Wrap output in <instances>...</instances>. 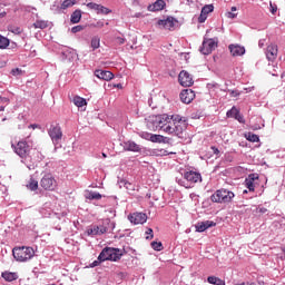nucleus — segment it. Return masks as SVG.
Returning <instances> with one entry per match:
<instances>
[{
	"instance_id": "obj_62",
	"label": "nucleus",
	"mask_w": 285,
	"mask_h": 285,
	"mask_svg": "<svg viewBox=\"0 0 285 285\" xmlns=\"http://www.w3.org/2000/svg\"><path fill=\"white\" fill-rule=\"evenodd\" d=\"M115 88H122L121 83L115 85Z\"/></svg>"
},
{
	"instance_id": "obj_40",
	"label": "nucleus",
	"mask_w": 285,
	"mask_h": 285,
	"mask_svg": "<svg viewBox=\"0 0 285 285\" xmlns=\"http://www.w3.org/2000/svg\"><path fill=\"white\" fill-rule=\"evenodd\" d=\"M176 181L179 186H183L184 188H190V185L187 183L186 178H176Z\"/></svg>"
},
{
	"instance_id": "obj_44",
	"label": "nucleus",
	"mask_w": 285,
	"mask_h": 285,
	"mask_svg": "<svg viewBox=\"0 0 285 285\" xmlns=\"http://www.w3.org/2000/svg\"><path fill=\"white\" fill-rule=\"evenodd\" d=\"M88 199H101V194H99V191H90Z\"/></svg>"
},
{
	"instance_id": "obj_31",
	"label": "nucleus",
	"mask_w": 285,
	"mask_h": 285,
	"mask_svg": "<svg viewBox=\"0 0 285 285\" xmlns=\"http://www.w3.org/2000/svg\"><path fill=\"white\" fill-rule=\"evenodd\" d=\"M165 137L164 136H161V135H157V134H151V142L153 144H164V141H165Z\"/></svg>"
},
{
	"instance_id": "obj_48",
	"label": "nucleus",
	"mask_w": 285,
	"mask_h": 285,
	"mask_svg": "<svg viewBox=\"0 0 285 285\" xmlns=\"http://www.w3.org/2000/svg\"><path fill=\"white\" fill-rule=\"evenodd\" d=\"M228 92H229L230 97H239V95H242V92H239V90L228 89Z\"/></svg>"
},
{
	"instance_id": "obj_13",
	"label": "nucleus",
	"mask_w": 285,
	"mask_h": 285,
	"mask_svg": "<svg viewBox=\"0 0 285 285\" xmlns=\"http://www.w3.org/2000/svg\"><path fill=\"white\" fill-rule=\"evenodd\" d=\"M158 26L165 30H175V26H177V19L169 17L165 20H159Z\"/></svg>"
},
{
	"instance_id": "obj_36",
	"label": "nucleus",
	"mask_w": 285,
	"mask_h": 285,
	"mask_svg": "<svg viewBox=\"0 0 285 285\" xmlns=\"http://www.w3.org/2000/svg\"><path fill=\"white\" fill-rule=\"evenodd\" d=\"M101 46V39L99 37H94L91 39V48L92 50H97Z\"/></svg>"
},
{
	"instance_id": "obj_43",
	"label": "nucleus",
	"mask_w": 285,
	"mask_h": 285,
	"mask_svg": "<svg viewBox=\"0 0 285 285\" xmlns=\"http://www.w3.org/2000/svg\"><path fill=\"white\" fill-rule=\"evenodd\" d=\"M206 88L209 90V92H213V90H217L219 88V83H217V82H208Z\"/></svg>"
},
{
	"instance_id": "obj_37",
	"label": "nucleus",
	"mask_w": 285,
	"mask_h": 285,
	"mask_svg": "<svg viewBox=\"0 0 285 285\" xmlns=\"http://www.w3.org/2000/svg\"><path fill=\"white\" fill-rule=\"evenodd\" d=\"M97 14H110L112 10L108 9L107 7H104L101 4L98 6V11H96Z\"/></svg>"
},
{
	"instance_id": "obj_6",
	"label": "nucleus",
	"mask_w": 285,
	"mask_h": 285,
	"mask_svg": "<svg viewBox=\"0 0 285 285\" xmlns=\"http://www.w3.org/2000/svg\"><path fill=\"white\" fill-rule=\"evenodd\" d=\"M11 148L18 155V157H21V159H28V153H30V146L27 141H19L17 145L12 144Z\"/></svg>"
},
{
	"instance_id": "obj_28",
	"label": "nucleus",
	"mask_w": 285,
	"mask_h": 285,
	"mask_svg": "<svg viewBox=\"0 0 285 285\" xmlns=\"http://www.w3.org/2000/svg\"><path fill=\"white\" fill-rule=\"evenodd\" d=\"M71 23H79V21H81V10H75L71 13V18H70Z\"/></svg>"
},
{
	"instance_id": "obj_53",
	"label": "nucleus",
	"mask_w": 285,
	"mask_h": 285,
	"mask_svg": "<svg viewBox=\"0 0 285 285\" xmlns=\"http://www.w3.org/2000/svg\"><path fill=\"white\" fill-rule=\"evenodd\" d=\"M147 236L146 239H153L154 235H153V228H148L147 232H146Z\"/></svg>"
},
{
	"instance_id": "obj_52",
	"label": "nucleus",
	"mask_w": 285,
	"mask_h": 285,
	"mask_svg": "<svg viewBox=\"0 0 285 285\" xmlns=\"http://www.w3.org/2000/svg\"><path fill=\"white\" fill-rule=\"evenodd\" d=\"M101 262H102V261H99V258H98V261H94V262L90 264V268H95V267L99 266V265L101 264Z\"/></svg>"
},
{
	"instance_id": "obj_49",
	"label": "nucleus",
	"mask_w": 285,
	"mask_h": 285,
	"mask_svg": "<svg viewBox=\"0 0 285 285\" xmlns=\"http://www.w3.org/2000/svg\"><path fill=\"white\" fill-rule=\"evenodd\" d=\"M81 30H83V27H81V26H76V27H73V28L71 29V32H72L73 35H77V32H81Z\"/></svg>"
},
{
	"instance_id": "obj_27",
	"label": "nucleus",
	"mask_w": 285,
	"mask_h": 285,
	"mask_svg": "<svg viewBox=\"0 0 285 285\" xmlns=\"http://www.w3.org/2000/svg\"><path fill=\"white\" fill-rule=\"evenodd\" d=\"M75 57H77V53L72 49H66L65 51H62V58L67 59L68 61H72Z\"/></svg>"
},
{
	"instance_id": "obj_39",
	"label": "nucleus",
	"mask_w": 285,
	"mask_h": 285,
	"mask_svg": "<svg viewBox=\"0 0 285 285\" xmlns=\"http://www.w3.org/2000/svg\"><path fill=\"white\" fill-rule=\"evenodd\" d=\"M238 114H239V109H237L236 107H233L227 111V117L235 119L236 115Z\"/></svg>"
},
{
	"instance_id": "obj_30",
	"label": "nucleus",
	"mask_w": 285,
	"mask_h": 285,
	"mask_svg": "<svg viewBox=\"0 0 285 285\" xmlns=\"http://www.w3.org/2000/svg\"><path fill=\"white\" fill-rule=\"evenodd\" d=\"M72 102L75 104V106H77V108H83V106H86V99L79 96L73 97Z\"/></svg>"
},
{
	"instance_id": "obj_17",
	"label": "nucleus",
	"mask_w": 285,
	"mask_h": 285,
	"mask_svg": "<svg viewBox=\"0 0 285 285\" xmlns=\"http://www.w3.org/2000/svg\"><path fill=\"white\" fill-rule=\"evenodd\" d=\"M95 77H97L98 79H102V81H110L115 78V75L108 70L97 69L95 71Z\"/></svg>"
},
{
	"instance_id": "obj_9",
	"label": "nucleus",
	"mask_w": 285,
	"mask_h": 285,
	"mask_svg": "<svg viewBox=\"0 0 285 285\" xmlns=\"http://www.w3.org/2000/svg\"><path fill=\"white\" fill-rule=\"evenodd\" d=\"M184 177L187 181V184L190 186V188H193V186H195V184H199L202 183V174L198 171H186L184 174Z\"/></svg>"
},
{
	"instance_id": "obj_7",
	"label": "nucleus",
	"mask_w": 285,
	"mask_h": 285,
	"mask_svg": "<svg viewBox=\"0 0 285 285\" xmlns=\"http://www.w3.org/2000/svg\"><path fill=\"white\" fill-rule=\"evenodd\" d=\"M40 186L45 190H55L57 188V179H55L52 174H46L40 180Z\"/></svg>"
},
{
	"instance_id": "obj_60",
	"label": "nucleus",
	"mask_w": 285,
	"mask_h": 285,
	"mask_svg": "<svg viewBox=\"0 0 285 285\" xmlns=\"http://www.w3.org/2000/svg\"><path fill=\"white\" fill-rule=\"evenodd\" d=\"M3 110H6L4 106H0V112H3Z\"/></svg>"
},
{
	"instance_id": "obj_3",
	"label": "nucleus",
	"mask_w": 285,
	"mask_h": 285,
	"mask_svg": "<svg viewBox=\"0 0 285 285\" xmlns=\"http://www.w3.org/2000/svg\"><path fill=\"white\" fill-rule=\"evenodd\" d=\"M235 199V193L226 188L217 189L212 196L210 200L214 204H230Z\"/></svg>"
},
{
	"instance_id": "obj_21",
	"label": "nucleus",
	"mask_w": 285,
	"mask_h": 285,
	"mask_svg": "<svg viewBox=\"0 0 285 285\" xmlns=\"http://www.w3.org/2000/svg\"><path fill=\"white\" fill-rule=\"evenodd\" d=\"M164 8H166V1L157 0L155 3L149 4L147 10L149 12H159V10H164Z\"/></svg>"
},
{
	"instance_id": "obj_63",
	"label": "nucleus",
	"mask_w": 285,
	"mask_h": 285,
	"mask_svg": "<svg viewBox=\"0 0 285 285\" xmlns=\"http://www.w3.org/2000/svg\"><path fill=\"white\" fill-rule=\"evenodd\" d=\"M29 128H37V125H30Z\"/></svg>"
},
{
	"instance_id": "obj_4",
	"label": "nucleus",
	"mask_w": 285,
	"mask_h": 285,
	"mask_svg": "<svg viewBox=\"0 0 285 285\" xmlns=\"http://www.w3.org/2000/svg\"><path fill=\"white\" fill-rule=\"evenodd\" d=\"M12 253L17 262H28L35 257V249L32 247H16Z\"/></svg>"
},
{
	"instance_id": "obj_32",
	"label": "nucleus",
	"mask_w": 285,
	"mask_h": 285,
	"mask_svg": "<svg viewBox=\"0 0 285 285\" xmlns=\"http://www.w3.org/2000/svg\"><path fill=\"white\" fill-rule=\"evenodd\" d=\"M29 190H37L39 188V181L35 180V178H30L29 184L27 185Z\"/></svg>"
},
{
	"instance_id": "obj_11",
	"label": "nucleus",
	"mask_w": 285,
	"mask_h": 285,
	"mask_svg": "<svg viewBox=\"0 0 285 285\" xmlns=\"http://www.w3.org/2000/svg\"><path fill=\"white\" fill-rule=\"evenodd\" d=\"M77 3V0H65L60 7L59 2H55L51 10H56V12L61 13L63 10H68V8H72Z\"/></svg>"
},
{
	"instance_id": "obj_2",
	"label": "nucleus",
	"mask_w": 285,
	"mask_h": 285,
	"mask_svg": "<svg viewBox=\"0 0 285 285\" xmlns=\"http://www.w3.org/2000/svg\"><path fill=\"white\" fill-rule=\"evenodd\" d=\"M124 257V250L115 247H105L98 256L99 262H119Z\"/></svg>"
},
{
	"instance_id": "obj_25",
	"label": "nucleus",
	"mask_w": 285,
	"mask_h": 285,
	"mask_svg": "<svg viewBox=\"0 0 285 285\" xmlns=\"http://www.w3.org/2000/svg\"><path fill=\"white\" fill-rule=\"evenodd\" d=\"M118 184H119L120 188H126V190H128L129 193H135V190L137 189V186H135V184H132L126 179L119 180Z\"/></svg>"
},
{
	"instance_id": "obj_18",
	"label": "nucleus",
	"mask_w": 285,
	"mask_h": 285,
	"mask_svg": "<svg viewBox=\"0 0 285 285\" xmlns=\"http://www.w3.org/2000/svg\"><path fill=\"white\" fill-rule=\"evenodd\" d=\"M213 226H217V224L213 220H205V222H200L198 223L195 228L197 233H204L206 230H208V228H213Z\"/></svg>"
},
{
	"instance_id": "obj_34",
	"label": "nucleus",
	"mask_w": 285,
	"mask_h": 285,
	"mask_svg": "<svg viewBox=\"0 0 285 285\" xmlns=\"http://www.w3.org/2000/svg\"><path fill=\"white\" fill-rule=\"evenodd\" d=\"M8 46H10V39H8L3 36H0V48L2 50H6V48H8Z\"/></svg>"
},
{
	"instance_id": "obj_59",
	"label": "nucleus",
	"mask_w": 285,
	"mask_h": 285,
	"mask_svg": "<svg viewBox=\"0 0 285 285\" xmlns=\"http://www.w3.org/2000/svg\"><path fill=\"white\" fill-rule=\"evenodd\" d=\"M27 168H29V170H33L35 165H27Z\"/></svg>"
},
{
	"instance_id": "obj_14",
	"label": "nucleus",
	"mask_w": 285,
	"mask_h": 285,
	"mask_svg": "<svg viewBox=\"0 0 285 285\" xmlns=\"http://www.w3.org/2000/svg\"><path fill=\"white\" fill-rule=\"evenodd\" d=\"M215 10V7L213 4H206L202 8L200 14L198 17V23H206V20L208 19V14Z\"/></svg>"
},
{
	"instance_id": "obj_29",
	"label": "nucleus",
	"mask_w": 285,
	"mask_h": 285,
	"mask_svg": "<svg viewBox=\"0 0 285 285\" xmlns=\"http://www.w3.org/2000/svg\"><path fill=\"white\" fill-rule=\"evenodd\" d=\"M207 282L209 284H214V285H226V282H224V279L217 277V276H209L207 278Z\"/></svg>"
},
{
	"instance_id": "obj_58",
	"label": "nucleus",
	"mask_w": 285,
	"mask_h": 285,
	"mask_svg": "<svg viewBox=\"0 0 285 285\" xmlns=\"http://www.w3.org/2000/svg\"><path fill=\"white\" fill-rule=\"evenodd\" d=\"M197 197L199 196H197L196 194H190V199H197Z\"/></svg>"
},
{
	"instance_id": "obj_64",
	"label": "nucleus",
	"mask_w": 285,
	"mask_h": 285,
	"mask_svg": "<svg viewBox=\"0 0 285 285\" xmlns=\"http://www.w3.org/2000/svg\"><path fill=\"white\" fill-rule=\"evenodd\" d=\"M102 157H104V159H106V157H108V155H106L105 153H102Z\"/></svg>"
},
{
	"instance_id": "obj_55",
	"label": "nucleus",
	"mask_w": 285,
	"mask_h": 285,
	"mask_svg": "<svg viewBox=\"0 0 285 285\" xmlns=\"http://www.w3.org/2000/svg\"><path fill=\"white\" fill-rule=\"evenodd\" d=\"M227 17L228 19H235L237 17V13L228 12Z\"/></svg>"
},
{
	"instance_id": "obj_42",
	"label": "nucleus",
	"mask_w": 285,
	"mask_h": 285,
	"mask_svg": "<svg viewBox=\"0 0 285 285\" xmlns=\"http://www.w3.org/2000/svg\"><path fill=\"white\" fill-rule=\"evenodd\" d=\"M139 137H141V139H146L147 141H151L153 134L147 131H140Z\"/></svg>"
},
{
	"instance_id": "obj_61",
	"label": "nucleus",
	"mask_w": 285,
	"mask_h": 285,
	"mask_svg": "<svg viewBox=\"0 0 285 285\" xmlns=\"http://www.w3.org/2000/svg\"><path fill=\"white\" fill-rule=\"evenodd\" d=\"M237 11V7H232V12H236Z\"/></svg>"
},
{
	"instance_id": "obj_16",
	"label": "nucleus",
	"mask_w": 285,
	"mask_h": 285,
	"mask_svg": "<svg viewBox=\"0 0 285 285\" xmlns=\"http://www.w3.org/2000/svg\"><path fill=\"white\" fill-rule=\"evenodd\" d=\"M195 99V92L193 89H184L180 92V101L183 104H190Z\"/></svg>"
},
{
	"instance_id": "obj_54",
	"label": "nucleus",
	"mask_w": 285,
	"mask_h": 285,
	"mask_svg": "<svg viewBox=\"0 0 285 285\" xmlns=\"http://www.w3.org/2000/svg\"><path fill=\"white\" fill-rule=\"evenodd\" d=\"M212 150L214 155H219V149L215 146H212Z\"/></svg>"
},
{
	"instance_id": "obj_23",
	"label": "nucleus",
	"mask_w": 285,
	"mask_h": 285,
	"mask_svg": "<svg viewBox=\"0 0 285 285\" xmlns=\"http://www.w3.org/2000/svg\"><path fill=\"white\" fill-rule=\"evenodd\" d=\"M266 57L268 61H275L277 58V47L276 46H268L266 49Z\"/></svg>"
},
{
	"instance_id": "obj_33",
	"label": "nucleus",
	"mask_w": 285,
	"mask_h": 285,
	"mask_svg": "<svg viewBox=\"0 0 285 285\" xmlns=\"http://www.w3.org/2000/svg\"><path fill=\"white\" fill-rule=\"evenodd\" d=\"M33 27L35 28H39L40 30H43L45 28H48V21H46V20H37L33 23Z\"/></svg>"
},
{
	"instance_id": "obj_8",
	"label": "nucleus",
	"mask_w": 285,
	"mask_h": 285,
	"mask_svg": "<svg viewBox=\"0 0 285 285\" xmlns=\"http://www.w3.org/2000/svg\"><path fill=\"white\" fill-rule=\"evenodd\" d=\"M215 48H217V38H205L199 50L202 55H210Z\"/></svg>"
},
{
	"instance_id": "obj_26",
	"label": "nucleus",
	"mask_w": 285,
	"mask_h": 285,
	"mask_svg": "<svg viewBox=\"0 0 285 285\" xmlns=\"http://www.w3.org/2000/svg\"><path fill=\"white\" fill-rule=\"evenodd\" d=\"M116 226H117V224L110 219H106L102 223V228H105L106 233H112V230H115Z\"/></svg>"
},
{
	"instance_id": "obj_50",
	"label": "nucleus",
	"mask_w": 285,
	"mask_h": 285,
	"mask_svg": "<svg viewBox=\"0 0 285 285\" xmlns=\"http://www.w3.org/2000/svg\"><path fill=\"white\" fill-rule=\"evenodd\" d=\"M21 69L19 68H14L11 70V75H13V77H19V75H21Z\"/></svg>"
},
{
	"instance_id": "obj_38",
	"label": "nucleus",
	"mask_w": 285,
	"mask_h": 285,
	"mask_svg": "<svg viewBox=\"0 0 285 285\" xmlns=\"http://www.w3.org/2000/svg\"><path fill=\"white\" fill-rule=\"evenodd\" d=\"M246 139H247L248 141H252L253 144H255V142L259 141V136H257V135H255V134H253V132H248V134L246 135Z\"/></svg>"
},
{
	"instance_id": "obj_41",
	"label": "nucleus",
	"mask_w": 285,
	"mask_h": 285,
	"mask_svg": "<svg viewBox=\"0 0 285 285\" xmlns=\"http://www.w3.org/2000/svg\"><path fill=\"white\" fill-rule=\"evenodd\" d=\"M151 248L159 252L164 249V245L161 242H151Z\"/></svg>"
},
{
	"instance_id": "obj_56",
	"label": "nucleus",
	"mask_w": 285,
	"mask_h": 285,
	"mask_svg": "<svg viewBox=\"0 0 285 285\" xmlns=\"http://www.w3.org/2000/svg\"><path fill=\"white\" fill-rule=\"evenodd\" d=\"M259 213L264 215L265 213H268V209L266 207H261Z\"/></svg>"
},
{
	"instance_id": "obj_45",
	"label": "nucleus",
	"mask_w": 285,
	"mask_h": 285,
	"mask_svg": "<svg viewBox=\"0 0 285 285\" xmlns=\"http://www.w3.org/2000/svg\"><path fill=\"white\" fill-rule=\"evenodd\" d=\"M87 8L89 10H95V12H97L99 10V4L95 3V2H88L87 3Z\"/></svg>"
},
{
	"instance_id": "obj_1",
	"label": "nucleus",
	"mask_w": 285,
	"mask_h": 285,
	"mask_svg": "<svg viewBox=\"0 0 285 285\" xmlns=\"http://www.w3.org/2000/svg\"><path fill=\"white\" fill-rule=\"evenodd\" d=\"M149 124H153V128L164 132L165 135H171V137H178L181 139L184 137V131L186 130V124L181 121V116L179 115H168L163 114L158 116H151L149 118Z\"/></svg>"
},
{
	"instance_id": "obj_51",
	"label": "nucleus",
	"mask_w": 285,
	"mask_h": 285,
	"mask_svg": "<svg viewBox=\"0 0 285 285\" xmlns=\"http://www.w3.org/2000/svg\"><path fill=\"white\" fill-rule=\"evenodd\" d=\"M269 10L272 14H275V12H277V6L273 4V2H269Z\"/></svg>"
},
{
	"instance_id": "obj_19",
	"label": "nucleus",
	"mask_w": 285,
	"mask_h": 285,
	"mask_svg": "<svg viewBox=\"0 0 285 285\" xmlns=\"http://www.w3.org/2000/svg\"><path fill=\"white\" fill-rule=\"evenodd\" d=\"M122 146L129 153H141V147L132 140L125 141Z\"/></svg>"
},
{
	"instance_id": "obj_22",
	"label": "nucleus",
	"mask_w": 285,
	"mask_h": 285,
	"mask_svg": "<svg viewBox=\"0 0 285 285\" xmlns=\"http://www.w3.org/2000/svg\"><path fill=\"white\" fill-rule=\"evenodd\" d=\"M1 277L4 282H17L19 279V274L17 272H2Z\"/></svg>"
},
{
	"instance_id": "obj_35",
	"label": "nucleus",
	"mask_w": 285,
	"mask_h": 285,
	"mask_svg": "<svg viewBox=\"0 0 285 285\" xmlns=\"http://www.w3.org/2000/svg\"><path fill=\"white\" fill-rule=\"evenodd\" d=\"M9 32H12V35H21L23 32V29H21V27H17V26H9L8 27Z\"/></svg>"
},
{
	"instance_id": "obj_24",
	"label": "nucleus",
	"mask_w": 285,
	"mask_h": 285,
	"mask_svg": "<svg viewBox=\"0 0 285 285\" xmlns=\"http://www.w3.org/2000/svg\"><path fill=\"white\" fill-rule=\"evenodd\" d=\"M106 233V228L104 227V225H100V226H94L91 228H89L87 230V235H91V236H95V235H105Z\"/></svg>"
},
{
	"instance_id": "obj_15",
	"label": "nucleus",
	"mask_w": 285,
	"mask_h": 285,
	"mask_svg": "<svg viewBox=\"0 0 285 285\" xmlns=\"http://www.w3.org/2000/svg\"><path fill=\"white\" fill-rule=\"evenodd\" d=\"M228 48L232 57H243V55H246V48L242 45H229Z\"/></svg>"
},
{
	"instance_id": "obj_12",
	"label": "nucleus",
	"mask_w": 285,
	"mask_h": 285,
	"mask_svg": "<svg viewBox=\"0 0 285 285\" xmlns=\"http://www.w3.org/2000/svg\"><path fill=\"white\" fill-rule=\"evenodd\" d=\"M128 218H129V222L135 225L146 224V222H148V216L144 213H134L129 215Z\"/></svg>"
},
{
	"instance_id": "obj_47",
	"label": "nucleus",
	"mask_w": 285,
	"mask_h": 285,
	"mask_svg": "<svg viewBox=\"0 0 285 285\" xmlns=\"http://www.w3.org/2000/svg\"><path fill=\"white\" fill-rule=\"evenodd\" d=\"M234 119H236V121H239V124H245V121H246L244 119V116L240 115L239 111H238V114L236 115V117Z\"/></svg>"
},
{
	"instance_id": "obj_10",
	"label": "nucleus",
	"mask_w": 285,
	"mask_h": 285,
	"mask_svg": "<svg viewBox=\"0 0 285 285\" xmlns=\"http://www.w3.org/2000/svg\"><path fill=\"white\" fill-rule=\"evenodd\" d=\"M178 81L180 83V86H184L185 88H190V86H193L194 81H193V77L190 76V73H188V71H180L179 76H178Z\"/></svg>"
},
{
	"instance_id": "obj_20",
	"label": "nucleus",
	"mask_w": 285,
	"mask_h": 285,
	"mask_svg": "<svg viewBox=\"0 0 285 285\" xmlns=\"http://www.w3.org/2000/svg\"><path fill=\"white\" fill-rule=\"evenodd\" d=\"M259 179L257 174H250L246 179H245V186L249 190V193H255V180Z\"/></svg>"
},
{
	"instance_id": "obj_5",
	"label": "nucleus",
	"mask_w": 285,
	"mask_h": 285,
	"mask_svg": "<svg viewBox=\"0 0 285 285\" xmlns=\"http://www.w3.org/2000/svg\"><path fill=\"white\" fill-rule=\"evenodd\" d=\"M48 135L52 141V144L57 147L61 142L63 137V132L61 131V127L59 125H51L48 129Z\"/></svg>"
},
{
	"instance_id": "obj_57",
	"label": "nucleus",
	"mask_w": 285,
	"mask_h": 285,
	"mask_svg": "<svg viewBox=\"0 0 285 285\" xmlns=\"http://www.w3.org/2000/svg\"><path fill=\"white\" fill-rule=\"evenodd\" d=\"M97 28H104V21H98L97 22Z\"/></svg>"
},
{
	"instance_id": "obj_46",
	"label": "nucleus",
	"mask_w": 285,
	"mask_h": 285,
	"mask_svg": "<svg viewBox=\"0 0 285 285\" xmlns=\"http://www.w3.org/2000/svg\"><path fill=\"white\" fill-rule=\"evenodd\" d=\"M9 50H12V52H17V50H19V46L17 45V42H10L9 41Z\"/></svg>"
}]
</instances>
